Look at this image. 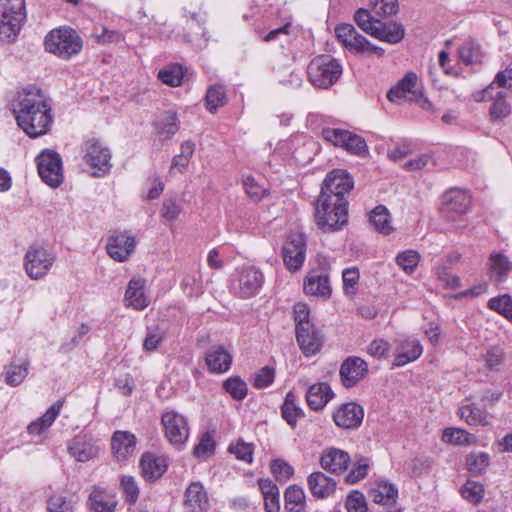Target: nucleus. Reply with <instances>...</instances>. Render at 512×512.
<instances>
[{
  "label": "nucleus",
  "instance_id": "1",
  "mask_svg": "<svg viewBox=\"0 0 512 512\" xmlns=\"http://www.w3.org/2000/svg\"><path fill=\"white\" fill-rule=\"evenodd\" d=\"M11 105L17 125L28 137L38 138L50 131L54 119L52 106L40 88H23Z\"/></svg>",
  "mask_w": 512,
  "mask_h": 512
},
{
  "label": "nucleus",
  "instance_id": "2",
  "mask_svg": "<svg viewBox=\"0 0 512 512\" xmlns=\"http://www.w3.org/2000/svg\"><path fill=\"white\" fill-rule=\"evenodd\" d=\"M314 222L323 233L343 230L349 223L346 197L319 193L314 203Z\"/></svg>",
  "mask_w": 512,
  "mask_h": 512
},
{
  "label": "nucleus",
  "instance_id": "3",
  "mask_svg": "<svg viewBox=\"0 0 512 512\" xmlns=\"http://www.w3.org/2000/svg\"><path fill=\"white\" fill-rule=\"evenodd\" d=\"M44 45L47 52L69 60L81 52L83 41L76 30L63 26L51 30L45 37Z\"/></svg>",
  "mask_w": 512,
  "mask_h": 512
},
{
  "label": "nucleus",
  "instance_id": "4",
  "mask_svg": "<svg viewBox=\"0 0 512 512\" xmlns=\"http://www.w3.org/2000/svg\"><path fill=\"white\" fill-rule=\"evenodd\" d=\"M307 75L313 86L328 89L340 79L342 65L330 55H318L309 62Z\"/></svg>",
  "mask_w": 512,
  "mask_h": 512
},
{
  "label": "nucleus",
  "instance_id": "5",
  "mask_svg": "<svg viewBox=\"0 0 512 512\" xmlns=\"http://www.w3.org/2000/svg\"><path fill=\"white\" fill-rule=\"evenodd\" d=\"M25 0H0V35L15 40L26 21Z\"/></svg>",
  "mask_w": 512,
  "mask_h": 512
},
{
  "label": "nucleus",
  "instance_id": "6",
  "mask_svg": "<svg viewBox=\"0 0 512 512\" xmlns=\"http://www.w3.org/2000/svg\"><path fill=\"white\" fill-rule=\"evenodd\" d=\"M318 266L311 269L304 278L305 294L328 300L332 295L329 271L330 263L326 257L318 256Z\"/></svg>",
  "mask_w": 512,
  "mask_h": 512
},
{
  "label": "nucleus",
  "instance_id": "7",
  "mask_svg": "<svg viewBox=\"0 0 512 512\" xmlns=\"http://www.w3.org/2000/svg\"><path fill=\"white\" fill-rule=\"evenodd\" d=\"M56 261V255L47 248L33 244L26 251L24 269L26 274L34 280L44 278Z\"/></svg>",
  "mask_w": 512,
  "mask_h": 512
},
{
  "label": "nucleus",
  "instance_id": "8",
  "mask_svg": "<svg viewBox=\"0 0 512 512\" xmlns=\"http://www.w3.org/2000/svg\"><path fill=\"white\" fill-rule=\"evenodd\" d=\"M35 162L44 183L52 188H57L63 183L62 159L58 152L45 149L35 158Z\"/></svg>",
  "mask_w": 512,
  "mask_h": 512
},
{
  "label": "nucleus",
  "instance_id": "9",
  "mask_svg": "<svg viewBox=\"0 0 512 512\" xmlns=\"http://www.w3.org/2000/svg\"><path fill=\"white\" fill-rule=\"evenodd\" d=\"M83 151L85 163L95 169L92 176L103 177L110 172L111 152L99 139H88L83 145Z\"/></svg>",
  "mask_w": 512,
  "mask_h": 512
},
{
  "label": "nucleus",
  "instance_id": "10",
  "mask_svg": "<svg viewBox=\"0 0 512 512\" xmlns=\"http://www.w3.org/2000/svg\"><path fill=\"white\" fill-rule=\"evenodd\" d=\"M306 236L301 232H291L287 235L282 247V258L285 267L291 271H298L306 258Z\"/></svg>",
  "mask_w": 512,
  "mask_h": 512
},
{
  "label": "nucleus",
  "instance_id": "11",
  "mask_svg": "<svg viewBox=\"0 0 512 512\" xmlns=\"http://www.w3.org/2000/svg\"><path fill=\"white\" fill-rule=\"evenodd\" d=\"M470 205V195L464 190L453 188L443 194L440 212L445 219L455 221L468 211Z\"/></svg>",
  "mask_w": 512,
  "mask_h": 512
},
{
  "label": "nucleus",
  "instance_id": "12",
  "mask_svg": "<svg viewBox=\"0 0 512 512\" xmlns=\"http://www.w3.org/2000/svg\"><path fill=\"white\" fill-rule=\"evenodd\" d=\"M297 344L305 356H312L320 352L324 336L314 323L300 325L295 328Z\"/></svg>",
  "mask_w": 512,
  "mask_h": 512
},
{
  "label": "nucleus",
  "instance_id": "13",
  "mask_svg": "<svg viewBox=\"0 0 512 512\" xmlns=\"http://www.w3.org/2000/svg\"><path fill=\"white\" fill-rule=\"evenodd\" d=\"M165 436L173 445H183L189 437V427L184 416L170 411L162 415Z\"/></svg>",
  "mask_w": 512,
  "mask_h": 512
},
{
  "label": "nucleus",
  "instance_id": "14",
  "mask_svg": "<svg viewBox=\"0 0 512 512\" xmlns=\"http://www.w3.org/2000/svg\"><path fill=\"white\" fill-rule=\"evenodd\" d=\"M354 187L351 174L345 169H333L326 174L321 183L320 193L346 197Z\"/></svg>",
  "mask_w": 512,
  "mask_h": 512
},
{
  "label": "nucleus",
  "instance_id": "15",
  "mask_svg": "<svg viewBox=\"0 0 512 512\" xmlns=\"http://www.w3.org/2000/svg\"><path fill=\"white\" fill-rule=\"evenodd\" d=\"M367 362L358 356H349L341 364L339 375L345 388L355 387L368 374Z\"/></svg>",
  "mask_w": 512,
  "mask_h": 512
},
{
  "label": "nucleus",
  "instance_id": "16",
  "mask_svg": "<svg viewBox=\"0 0 512 512\" xmlns=\"http://www.w3.org/2000/svg\"><path fill=\"white\" fill-rule=\"evenodd\" d=\"M238 294L242 298H249L256 295L261 289L264 276L254 266H246L238 271Z\"/></svg>",
  "mask_w": 512,
  "mask_h": 512
},
{
  "label": "nucleus",
  "instance_id": "17",
  "mask_svg": "<svg viewBox=\"0 0 512 512\" xmlns=\"http://www.w3.org/2000/svg\"><path fill=\"white\" fill-rule=\"evenodd\" d=\"M333 421L343 429H356L363 421L364 409L355 402L342 404L334 413Z\"/></svg>",
  "mask_w": 512,
  "mask_h": 512
},
{
  "label": "nucleus",
  "instance_id": "18",
  "mask_svg": "<svg viewBox=\"0 0 512 512\" xmlns=\"http://www.w3.org/2000/svg\"><path fill=\"white\" fill-rule=\"evenodd\" d=\"M139 467L141 475L146 481H156L168 469V462L164 456H156L152 452H145L141 456Z\"/></svg>",
  "mask_w": 512,
  "mask_h": 512
},
{
  "label": "nucleus",
  "instance_id": "19",
  "mask_svg": "<svg viewBox=\"0 0 512 512\" xmlns=\"http://www.w3.org/2000/svg\"><path fill=\"white\" fill-rule=\"evenodd\" d=\"M350 462V455L346 451L333 447L324 450L320 457V466L332 474H342Z\"/></svg>",
  "mask_w": 512,
  "mask_h": 512
},
{
  "label": "nucleus",
  "instance_id": "20",
  "mask_svg": "<svg viewBox=\"0 0 512 512\" xmlns=\"http://www.w3.org/2000/svg\"><path fill=\"white\" fill-rule=\"evenodd\" d=\"M486 266L490 279L497 283L505 282L512 272V262L499 251H493L489 255Z\"/></svg>",
  "mask_w": 512,
  "mask_h": 512
},
{
  "label": "nucleus",
  "instance_id": "21",
  "mask_svg": "<svg viewBox=\"0 0 512 512\" xmlns=\"http://www.w3.org/2000/svg\"><path fill=\"white\" fill-rule=\"evenodd\" d=\"M184 505L191 512H206L209 509V499L203 484L200 481L192 482L184 494Z\"/></svg>",
  "mask_w": 512,
  "mask_h": 512
},
{
  "label": "nucleus",
  "instance_id": "22",
  "mask_svg": "<svg viewBox=\"0 0 512 512\" xmlns=\"http://www.w3.org/2000/svg\"><path fill=\"white\" fill-rule=\"evenodd\" d=\"M307 484L311 494L317 499L328 498L337 487V482L321 471L311 473L307 478Z\"/></svg>",
  "mask_w": 512,
  "mask_h": 512
},
{
  "label": "nucleus",
  "instance_id": "23",
  "mask_svg": "<svg viewBox=\"0 0 512 512\" xmlns=\"http://www.w3.org/2000/svg\"><path fill=\"white\" fill-rule=\"evenodd\" d=\"M152 125L160 141H167L178 132L180 121L175 110H167L164 111Z\"/></svg>",
  "mask_w": 512,
  "mask_h": 512
},
{
  "label": "nucleus",
  "instance_id": "24",
  "mask_svg": "<svg viewBox=\"0 0 512 512\" xmlns=\"http://www.w3.org/2000/svg\"><path fill=\"white\" fill-rule=\"evenodd\" d=\"M334 392L327 382L312 384L306 393V401L311 410L320 411L334 397Z\"/></svg>",
  "mask_w": 512,
  "mask_h": 512
},
{
  "label": "nucleus",
  "instance_id": "25",
  "mask_svg": "<svg viewBox=\"0 0 512 512\" xmlns=\"http://www.w3.org/2000/svg\"><path fill=\"white\" fill-rule=\"evenodd\" d=\"M232 360V355L223 346L211 347L205 357L208 370L217 374L227 372L231 367Z\"/></svg>",
  "mask_w": 512,
  "mask_h": 512
},
{
  "label": "nucleus",
  "instance_id": "26",
  "mask_svg": "<svg viewBox=\"0 0 512 512\" xmlns=\"http://www.w3.org/2000/svg\"><path fill=\"white\" fill-rule=\"evenodd\" d=\"M69 454L79 462H87L98 454V447L85 435L75 436L68 444Z\"/></svg>",
  "mask_w": 512,
  "mask_h": 512
},
{
  "label": "nucleus",
  "instance_id": "27",
  "mask_svg": "<svg viewBox=\"0 0 512 512\" xmlns=\"http://www.w3.org/2000/svg\"><path fill=\"white\" fill-rule=\"evenodd\" d=\"M370 36L390 44L401 42L405 36V29L401 23H384L380 20L376 28H370Z\"/></svg>",
  "mask_w": 512,
  "mask_h": 512
},
{
  "label": "nucleus",
  "instance_id": "28",
  "mask_svg": "<svg viewBox=\"0 0 512 512\" xmlns=\"http://www.w3.org/2000/svg\"><path fill=\"white\" fill-rule=\"evenodd\" d=\"M63 404L64 399L57 400L41 417L32 421L27 427L28 434L32 436H40L48 428H50L56 418L59 416Z\"/></svg>",
  "mask_w": 512,
  "mask_h": 512
},
{
  "label": "nucleus",
  "instance_id": "29",
  "mask_svg": "<svg viewBox=\"0 0 512 512\" xmlns=\"http://www.w3.org/2000/svg\"><path fill=\"white\" fill-rule=\"evenodd\" d=\"M150 304V297L146 291V279L133 277L130 279V307L142 311Z\"/></svg>",
  "mask_w": 512,
  "mask_h": 512
},
{
  "label": "nucleus",
  "instance_id": "30",
  "mask_svg": "<svg viewBox=\"0 0 512 512\" xmlns=\"http://www.w3.org/2000/svg\"><path fill=\"white\" fill-rule=\"evenodd\" d=\"M281 416L286 423L295 429L297 420L305 417L303 409L296 404V395L293 391H289L280 407Z\"/></svg>",
  "mask_w": 512,
  "mask_h": 512
},
{
  "label": "nucleus",
  "instance_id": "31",
  "mask_svg": "<svg viewBox=\"0 0 512 512\" xmlns=\"http://www.w3.org/2000/svg\"><path fill=\"white\" fill-rule=\"evenodd\" d=\"M284 508L288 512H304L306 508V496L301 486L293 484L284 492Z\"/></svg>",
  "mask_w": 512,
  "mask_h": 512
},
{
  "label": "nucleus",
  "instance_id": "32",
  "mask_svg": "<svg viewBox=\"0 0 512 512\" xmlns=\"http://www.w3.org/2000/svg\"><path fill=\"white\" fill-rule=\"evenodd\" d=\"M422 346L418 341H408L397 349L393 360L394 367H401L417 360L422 354Z\"/></svg>",
  "mask_w": 512,
  "mask_h": 512
},
{
  "label": "nucleus",
  "instance_id": "33",
  "mask_svg": "<svg viewBox=\"0 0 512 512\" xmlns=\"http://www.w3.org/2000/svg\"><path fill=\"white\" fill-rule=\"evenodd\" d=\"M490 455L487 452H471L465 457V466L471 477H480L486 473L490 465Z\"/></svg>",
  "mask_w": 512,
  "mask_h": 512
},
{
  "label": "nucleus",
  "instance_id": "34",
  "mask_svg": "<svg viewBox=\"0 0 512 512\" xmlns=\"http://www.w3.org/2000/svg\"><path fill=\"white\" fill-rule=\"evenodd\" d=\"M108 255L117 262H124L128 258V235L124 232L112 235L106 244Z\"/></svg>",
  "mask_w": 512,
  "mask_h": 512
},
{
  "label": "nucleus",
  "instance_id": "35",
  "mask_svg": "<svg viewBox=\"0 0 512 512\" xmlns=\"http://www.w3.org/2000/svg\"><path fill=\"white\" fill-rule=\"evenodd\" d=\"M369 223L383 235H389L394 228L391 225L390 213L386 206L380 204L369 213Z\"/></svg>",
  "mask_w": 512,
  "mask_h": 512
},
{
  "label": "nucleus",
  "instance_id": "36",
  "mask_svg": "<svg viewBox=\"0 0 512 512\" xmlns=\"http://www.w3.org/2000/svg\"><path fill=\"white\" fill-rule=\"evenodd\" d=\"M88 505L90 512H113L116 502L100 488H94L89 495Z\"/></svg>",
  "mask_w": 512,
  "mask_h": 512
},
{
  "label": "nucleus",
  "instance_id": "37",
  "mask_svg": "<svg viewBox=\"0 0 512 512\" xmlns=\"http://www.w3.org/2000/svg\"><path fill=\"white\" fill-rule=\"evenodd\" d=\"M221 387L235 401H243L248 395V385L238 375L225 379Z\"/></svg>",
  "mask_w": 512,
  "mask_h": 512
},
{
  "label": "nucleus",
  "instance_id": "38",
  "mask_svg": "<svg viewBox=\"0 0 512 512\" xmlns=\"http://www.w3.org/2000/svg\"><path fill=\"white\" fill-rule=\"evenodd\" d=\"M207 110L214 114L219 107H223L227 102L225 87L221 84H215L208 88L205 95Z\"/></svg>",
  "mask_w": 512,
  "mask_h": 512
},
{
  "label": "nucleus",
  "instance_id": "39",
  "mask_svg": "<svg viewBox=\"0 0 512 512\" xmlns=\"http://www.w3.org/2000/svg\"><path fill=\"white\" fill-rule=\"evenodd\" d=\"M111 450L118 463H125L128 458V431H115L111 438Z\"/></svg>",
  "mask_w": 512,
  "mask_h": 512
},
{
  "label": "nucleus",
  "instance_id": "40",
  "mask_svg": "<svg viewBox=\"0 0 512 512\" xmlns=\"http://www.w3.org/2000/svg\"><path fill=\"white\" fill-rule=\"evenodd\" d=\"M487 308L495 311L512 323V296L508 293L492 297L487 302Z\"/></svg>",
  "mask_w": 512,
  "mask_h": 512
},
{
  "label": "nucleus",
  "instance_id": "41",
  "mask_svg": "<svg viewBox=\"0 0 512 512\" xmlns=\"http://www.w3.org/2000/svg\"><path fill=\"white\" fill-rule=\"evenodd\" d=\"M184 74L183 66L179 63H174L161 69L158 73V79L168 86L177 87L182 84Z\"/></svg>",
  "mask_w": 512,
  "mask_h": 512
},
{
  "label": "nucleus",
  "instance_id": "42",
  "mask_svg": "<svg viewBox=\"0 0 512 512\" xmlns=\"http://www.w3.org/2000/svg\"><path fill=\"white\" fill-rule=\"evenodd\" d=\"M506 93L497 91L496 98L489 108L491 122H499L511 113V106L506 101Z\"/></svg>",
  "mask_w": 512,
  "mask_h": 512
},
{
  "label": "nucleus",
  "instance_id": "43",
  "mask_svg": "<svg viewBox=\"0 0 512 512\" xmlns=\"http://www.w3.org/2000/svg\"><path fill=\"white\" fill-rule=\"evenodd\" d=\"M460 493L466 501L478 505L483 500L485 488L480 482L468 479L461 487Z\"/></svg>",
  "mask_w": 512,
  "mask_h": 512
},
{
  "label": "nucleus",
  "instance_id": "44",
  "mask_svg": "<svg viewBox=\"0 0 512 512\" xmlns=\"http://www.w3.org/2000/svg\"><path fill=\"white\" fill-rule=\"evenodd\" d=\"M348 153L360 157H366L369 154L368 146L365 139L353 132H348L346 141L342 146Z\"/></svg>",
  "mask_w": 512,
  "mask_h": 512
},
{
  "label": "nucleus",
  "instance_id": "45",
  "mask_svg": "<svg viewBox=\"0 0 512 512\" xmlns=\"http://www.w3.org/2000/svg\"><path fill=\"white\" fill-rule=\"evenodd\" d=\"M460 59L466 64L471 65L481 61V47L473 40L466 41L458 49Z\"/></svg>",
  "mask_w": 512,
  "mask_h": 512
},
{
  "label": "nucleus",
  "instance_id": "46",
  "mask_svg": "<svg viewBox=\"0 0 512 512\" xmlns=\"http://www.w3.org/2000/svg\"><path fill=\"white\" fill-rule=\"evenodd\" d=\"M369 6L378 17L396 15L399 11L398 0H369Z\"/></svg>",
  "mask_w": 512,
  "mask_h": 512
},
{
  "label": "nucleus",
  "instance_id": "47",
  "mask_svg": "<svg viewBox=\"0 0 512 512\" xmlns=\"http://www.w3.org/2000/svg\"><path fill=\"white\" fill-rule=\"evenodd\" d=\"M29 369V361L23 363L11 364L6 370V383L12 387L20 385L26 378Z\"/></svg>",
  "mask_w": 512,
  "mask_h": 512
},
{
  "label": "nucleus",
  "instance_id": "48",
  "mask_svg": "<svg viewBox=\"0 0 512 512\" xmlns=\"http://www.w3.org/2000/svg\"><path fill=\"white\" fill-rule=\"evenodd\" d=\"M216 442L212 433L205 432L202 434L200 441L193 449V455L198 458H209L214 455Z\"/></svg>",
  "mask_w": 512,
  "mask_h": 512
},
{
  "label": "nucleus",
  "instance_id": "49",
  "mask_svg": "<svg viewBox=\"0 0 512 512\" xmlns=\"http://www.w3.org/2000/svg\"><path fill=\"white\" fill-rule=\"evenodd\" d=\"M228 452L235 455L238 460L249 464L253 462L254 445L252 443L238 439L236 443L229 445Z\"/></svg>",
  "mask_w": 512,
  "mask_h": 512
},
{
  "label": "nucleus",
  "instance_id": "50",
  "mask_svg": "<svg viewBox=\"0 0 512 512\" xmlns=\"http://www.w3.org/2000/svg\"><path fill=\"white\" fill-rule=\"evenodd\" d=\"M420 255L417 251L409 249L400 252L396 256V263L405 271L407 274H412L418 266Z\"/></svg>",
  "mask_w": 512,
  "mask_h": 512
},
{
  "label": "nucleus",
  "instance_id": "51",
  "mask_svg": "<svg viewBox=\"0 0 512 512\" xmlns=\"http://www.w3.org/2000/svg\"><path fill=\"white\" fill-rule=\"evenodd\" d=\"M354 21L362 31L370 35V28H376L375 24H379L380 19L373 16L370 10L359 8L354 14Z\"/></svg>",
  "mask_w": 512,
  "mask_h": 512
},
{
  "label": "nucleus",
  "instance_id": "52",
  "mask_svg": "<svg viewBox=\"0 0 512 512\" xmlns=\"http://www.w3.org/2000/svg\"><path fill=\"white\" fill-rule=\"evenodd\" d=\"M270 470L275 479L279 482H286L293 474V467L283 459H274L271 461Z\"/></svg>",
  "mask_w": 512,
  "mask_h": 512
},
{
  "label": "nucleus",
  "instance_id": "53",
  "mask_svg": "<svg viewBox=\"0 0 512 512\" xmlns=\"http://www.w3.org/2000/svg\"><path fill=\"white\" fill-rule=\"evenodd\" d=\"M369 470L368 459L360 457L353 465L351 471L345 477V482L348 484H356L364 479Z\"/></svg>",
  "mask_w": 512,
  "mask_h": 512
},
{
  "label": "nucleus",
  "instance_id": "54",
  "mask_svg": "<svg viewBox=\"0 0 512 512\" xmlns=\"http://www.w3.org/2000/svg\"><path fill=\"white\" fill-rule=\"evenodd\" d=\"M470 436L471 434L464 429L446 428L443 431L442 440L453 445H467L470 444Z\"/></svg>",
  "mask_w": 512,
  "mask_h": 512
},
{
  "label": "nucleus",
  "instance_id": "55",
  "mask_svg": "<svg viewBox=\"0 0 512 512\" xmlns=\"http://www.w3.org/2000/svg\"><path fill=\"white\" fill-rule=\"evenodd\" d=\"M345 508L348 512H367L368 506L363 493L352 490L346 498Z\"/></svg>",
  "mask_w": 512,
  "mask_h": 512
},
{
  "label": "nucleus",
  "instance_id": "56",
  "mask_svg": "<svg viewBox=\"0 0 512 512\" xmlns=\"http://www.w3.org/2000/svg\"><path fill=\"white\" fill-rule=\"evenodd\" d=\"M485 366L490 371H499L505 360L504 352L497 348L491 347L483 355Z\"/></svg>",
  "mask_w": 512,
  "mask_h": 512
},
{
  "label": "nucleus",
  "instance_id": "57",
  "mask_svg": "<svg viewBox=\"0 0 512 512\" xmlns=\"http://www.w3.org/2000/svg\"><path fill=\"white\" fill-rule=\"evenodd\" d=\"M359 270L356 267L346 268L342 272L343 291L346 295L353 296L356 294V286L359 281Z\"/></svg>",
  "mask_w": 512,
  "mask_h": 512
},
{
  "label": "nucleus",
  "instance_id": "58",
  "mask_svg": "<svg viewBox=\"0 0 512 512\" xmlns=\"http://www.w3.org/2000/svg\"><path fill=\"white\" fill-rule=\"evenodd\" d=\"M459 415L469 425H478L486 419L483 411L472 405H464L459 408Z\"/></svg>",
  "mask_w": 512,
  "mask_h": 512
},
{
  "label": "nucleus",
  "instance_id": "59",
  "mask_svg": "<svg viewBox=\"0 0 512 512\" xmlns=\"http://www.w3.org/2000/svg\"><path fill=\"white\" fill-rule=\"evenodd\" d=\"M275 379V368L271 366L262 367L256 374L253 380V386L256 389H264L269 387Z\"/></svg>",
  "mask_w": 512,
  "mask_h": 512
},
{
  "label": "nucleus",
  "instance_id": "60",
  "mask_svg": "<svg viewBox=\"0 0 512 512\" xmlns=\"http://www.w3.org/2000/svg\"><path fill=\"white\" fill-rule=\"evenodd\" d=\"M348 132V130L344 129L326 127L322 129L321 135L327 142L342 148L344 141H346Z\"/></svg>",
  "mask_w": 512,
  "mask_h": 512
},
{
  "label": "nucleus",
  "instance_id": "61",
  "mask_svg": "<svg viewBox=\"0 0 512 512\" xmlns=\"http://www.w3.org/2000/svg\"><path fill=\"white\" fill-rule=\"evenodd\" d=\"M243 186L248 197L255 202L260 201L267 192L252 176H247L243 179Z\"/></svg>",
  "mask_w": 512,
  "mask_h": 512
},
{
  "label": "nucleus",
  "instance_id": "62",
  "mask_svg": "<svg viewBox=\"0 0 512 512\" xmlns=\"http://www.w3.org/2000/svg\"><path fill=\"white\" fill-rule=\"evenodd\" d=\"M310 307L303 302H298L293 307V318L295 322V328L300 325H306L314 323L310 317Z\"/></svg>",
  "mask_w": 512,
  "mask_h": 512
},
{
  "label": "nucleus",
  "instance_id": "63",
  "mask_svg": "<svg viewBox=\"0 0 512 512\" xmlns=\"http://www.w3.org/2000/svg\"><path fill=\"white\" fill-rule=\"evenodd\" d=\"M73 508L71 501L60 494H54L47 500L49 512H69Z\"/></svg>",
  "mask_w": 512,
  "mask_h": 512
},
{
  "label": "nucleus",
  "instance_id": "64",
  "mask_svg": "<svg viewBox=\"0 0 512 512\" xmlns=\"http://www.w3.org/2000/svg\"><path fill=\"white\" fill-rule=\"evenodd\" d=\"M182 208L175 198H168L163 201L161 216L168 221H174L178 218Z\"/></svg>",
  "mask_w": 512,
  "mask_h": 512
}]
</instances>
